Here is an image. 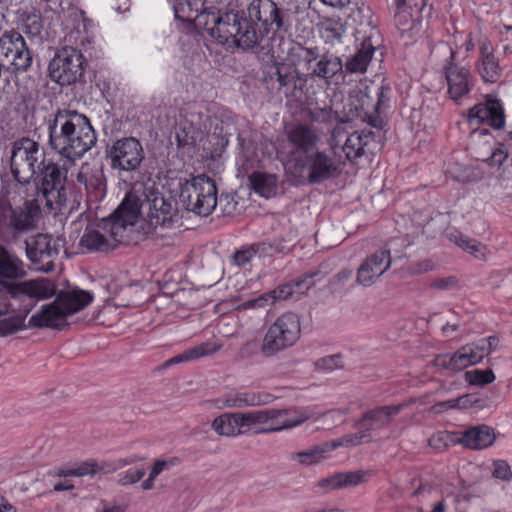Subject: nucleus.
<instances>
[{"mask_svg":"<svg viewBox=\"0 0 512 512\" xmlns=\"http://www.w3.org/2000/svg\"><path fill=\"white\" fill-rule=\"evenodd\" d=\"M48 131L50 149L74 165L97 142L90 120L76 110L58 109L48 122Z\"/></svg>","mask_w":512,"mask_h":512,"instance_id":"f257e3e1","label":"nucleus"},{"mask_svg":"<svg viewBox=\"0 0 512 512\" xmlns=\"http://www.w3.org/2000/svg\"><path fill=\"white\" fill-rule=\"evenodd\" d=\"M191 12L190 17H177L182 20L195 19L196 25L203 28L219 44L226 45L228 48H238L243 51L256 48L262 37L257 33L252 22L253 20L244 16L242 11H202ZM262 28L263 26L260 25Z\"/></svg>","mask_w":512,"mask_h":512,"instance_id":"f03ea898","label":"nucleus"},{"mask_svg":"<svg viewBox=\"0 0 512 512\" xmlns=\"http://www.w3.org/2000/svg\"><path fill=\"white\" fill-rule=\"evenodd\" d=\"M118 213L124 216L131 229L140 215H146L151 227H169L175 216V211L170 202L155 187L154 183L136 182L126 195Z\"/></svg>","mask_w":512,"mask_h":512,"instance_id":"7ed1b4c3","label":"nucleus"},{"mask_svg":"<svg viewBox=\"0 0 512 512\" xmlns=\"http://www.w3.org/2000/svg\"><path fill=\"white\" fill-rule=\"evenodd\" d=\"M247 10L264 32L273 35L291 34L308 15L304 0H252Z\"/></svg>","mask_w":512,"mask_h":512,"instance_id":"20e7f679","label":"nucleus"},{"mask_svg":"<svg viewBox=\"0 0 512 512\" xmlns=\"http://www.w3.org/2000/svg\"><path fill=\"white\" fill-rule=\"evenodd\" d=\"M25 276L24 262L16 254L0 246V284L8 288L12 297L26 295L38 299H47L55 295V286L47 279L10 283Z\"/></svg>","mask_w":512,"mask_h":512,"instance_id":"39448f33","label":"nucleus"},{"mask_svg":"<svg viewBox=\"0 0 512 512\" xmlns=\"http://www.w3.org/2000/svg\"><path fill=\"white\" fill-rule=\"evenodd\" d=\"M72 163L63 160L54 162L46 160L38 170L37 182L34 185L36 201L43 203L49 212L60 211L66 206L68 192L66 188L69 169Z\"/></svg>","mask_w":512,"mask_h":512,"instance_id":"423d86ee","label":"nucleus"},{"mask_svg":"<svg viewBox=\"0 0 512 512\" xmlns=\"http://www.w3.org/2000/svg\"><path fill=\"white\" fill-rule=\"evenodd\" d=\"M390 95L391 88L383 83L357 88L349 94L348 114L371 127L382 128L384 120L381 112L388 107Z\"/></svg>","mask_w":512,"mask_h":512,"instance_id":"0eeeda50","label":"nucleus"},{"mask_svg":"<svg viewBox=\"0 0 512 512\" xmlns=\"http://www.w3.org/2000/svg\"><path fill=\"white\" fill-rule=\"evenodd\" d=\"M92 300L93 295L86 290L72 288L61 291L52 303L42 306L30 317L29 326L58 328L67 316L84 309Z\"/></svg>","mask_w":512,"mask_h":512,"instance_id":"6e6552de","label":"nucleus"},{"mask_svg":"<svg viewBox=\"0 0 512 512\" xmlns=\"http://www.w3.org/2000/svg\"><path fill=\"white\" fill-rule=\"evenodd\" d=\"M46 161L45 150L41 145L30 138L16 140L11 149L10 168L17 181L13 187L15 192L21 193L30 184V180Z\"/></svg>","mask_w":512,"mask_h":512,"instance_id":"1a4fd4ad","label":"nucleus"},{"mask_svg":"<svg viewBox=\"0 0 512 512\" xmlns=\"http://www.w3.org/2000/svg\"><path fill=\"white\" fill-rule=\"evenodd\" d=\"M455 54L456 51L446 42H438L431 49V57L442 63L449 98L461 104L469 98L474 78L468 68L454 63Z\"/></svg>","mask_w":512,"mask_h":512,"instance_id":"9d476101","label":"nucleus"},{"mask_svg":"<svg viewBox=\"0 0 512 512\" xmlns=\"http://www.w3.org/2000/svg\"><path fill=\"white\" fill-rule=\"evenodd\" d=\"M9 190L2 189L0 195V231L7 232V239H16L20 234L36 227L43 203L36 198L27 199L24 207L14 211L9 198Z\"/></svg>","mask_w":512,"mask_h":512,"instance_id":"9b49d317","label":"nucleus"},{"mask_svg":"<svg viewBox=\"0 0 512 512\" xmlns=\"http://www.w3.org/2000/svg\"><path fill=\"white\" fill-rule=\"evenodd\" d=\"M403 408V404L382 405L364 412L356 423L359 431L343 436L346 447H354L362 443L371 442L374 435H379L382 431L389 428L394 418Z\"/></svg>","mask_w":512,"mask_h":512,"instance_id":"f8f14e48","label":"nucleus"},{"mask_svg":"<svg viewBox=\"0 0 512 512\" xmlns=\"http://www.w3.org/2000/svg\"><path fill=\"white\" fill-rule=\"evenodd\" d=\"M301 322L296 313L285 312L278 316L267 328L262 344L261 353L265 357L276 354L294 346L300 339Z\"/></svg>","mask_w":512,"mask_h":512,"instance_id":"ddd939ff","label":"nucleus"},{"mask_svg":"<svg viewBox=\"0 0 512 512\" xmlns=\"http://www.w3.org/2000/svg\"><path fill=\"white\" fill-rule=\"evenodd\" d=\"M103 225L105 233L86 228L80 238V246L88 252H108L122 243L130 230L127 222H124V216L118 213V209L110 218L104 220Z\"/></svg>","mask_w":512,"mask_h":512,"instance_id":"4468645a","label":"nucleus"},{"mask_svg":"<svg viewBox=\"0 0 512 512\" xmlns=\"http://www.w3.org/2000/svg\"><path fill=\"white\" fill-rule=\"evenodd\" d=\"M341 157L326 151H312L303 157H295L294 169L296 172L306 173L309 184H321L338 177L343 170Z\"/></svg>","mask_w":512,"mask_h":512,"instance_id":"2eb2a0df","label":"nucleus"},{"mask_svg":"<svg viewBox=\"0 0 512 512\" xmlns=\"http://www.w3.org/2000/svg\"><path fill=\"white\" fill-rule=\"evenodd\" d=\"M179 199L187 211L208 216L217 205L215 183L206 175L194 177L182 187Z\"/></svg>","mask_w":512,"mask_h":512,"instance_id":"dca6fc26","label":"nucleus"},{"mask_svg":"<svg viewBox=\"0 0 512 512\" xmlns=\"http://www.w3.org/2000/svg\"><path fill=\"white\" fill-rule=\"evenodd\" d=\"M0 59L6 72L17 75L29 70L33 57L23 36L15 31H5L0 36Z\"/></svg>","mask_w":512,"mask_h":512,"instance_id":"f3484780","label":"nucleus"},{"mask_svg":"<svg viewBox=\"0 0 512 512\" xmlns=\"http://www.w3.org/2000/svg\"><path fill=\"white\" fill-rule=\"evenodd\" d=\"M85 58L76 48L65 46L59 49L49 63L50 78L61 86L71 85L84 74Z\"/></svg>","mask_w":512,"mask_h":512,"instance_id":"a211bd4d","label":"nucleus"},{"mask_svg":"<svg viewBox=\"0 0 512 512\" xmlns=\"http://www.w3.org/2000/svg\"><path fill=\"white\" fill-rule=\"evenodd\" d=\"M107 158L113 170L120 172L137 171L145 159L141 142L135 137H122L107 149Z\"/></svg>","mask_w":512,"mask_h":512,"instance_id":"6ab92c4d","label":"nucleus"},{"mask_svg":"<svg viewBox=\"0 0 512 512\" xmlns=\"http://www.w3.org/2000/svg\"><path fill=\"white\" fill-rule=\"evenodd\" d=\"M465 122L470 127L486 124L493 129L500 130L505 126V112L499 99L487 96L485 101L468 109L464 114Z\"/></svg>","mask_w":512,"mask_h":512,"instance_id":"aec40b11","label":"nucleus"},{"mask_svg":"<svg viewBox=\"0 0 512 512\" xmlns=\"http://www.w3.org/2000/svg\"><path fill=\"white\" fill-rule=\"evenodd\" d=\"M51 236L38 234L30 241H26V255L36 268L43 272H50L54 269L52 258L58 255Z\"/></svg>","mask_w":512,"mask_h":512,"instance_id":"412c9836","label":"nucleus"},{"mask_svg":"<svg viewBox=\"0 0 512 512\" xmlns=\"http://www.w3.org/2000/svg\"><path fill=\"white\" fill-rule=\"evenodd\" d=\"M482 359L483 357L475 343H472L461 347L453 354L437 355L431 364L439 371H462L469 366L480 363Z\"/></svg>","mask_w":512,"mask_h":512,"instance_id":"4be33fe9","label":"nucleus"},{"mask_svg":"<svg viewBox=\"0 0 512 512\" xmlns=\"http://www.w3.org/2000/svg\"><path fill=\"white\" fill-rule=\"evenodd\" d=\"M391 266L390 249H380L368 256L357 270L356 282L372 286Z\"/></svg>","mask_w":512,"mask_h":512,"instance_id":"5701e85b","label":"nucleus"},{"mask_svg":"<svg viewBox=\"0 0 512 512\" xmlns=\"http://www.w3.org/2000/svg\"><path fill=\"white\" fill-rule=\"evenodd\" d=\"M275 71L270 75V80L275 81L277 90L286 97H297L303 91L307 82L306 75L297 68L287 65L285 62H276Z\"/></svg>","mask_w":512,"mask_h":512,"instance_id":"b1692460","label":"nucleus"},{"mask_svg":"<svg viewBox=\"0 0 512 512\" xmlns=\"http://www.w3.org/2000/svg\"><path fill=\"white\" fill-rule=\"evenodd\" d=\"M269 412H275L273 418L270 419L271 425L257 430V434L290 429L299 426L313 416L309 408L269 409Z\"/></svg>","mask_w":512,"mask_h":512,"instance_id":"393cba45","label":"nucleus"},{"mask_svg":"<svg viewBox=\"0 0 512 512\" xmlns=\"http://www.w3.org/2000/svg\"><path fill=\"white\" fill-rule=\"evenodd\" d=\"M287 140L293 147V160L295 157H301L299 153L305 156L310 154L320 141L318 132L308 124H296L286 132Z\"/></svg>","mask_w":512,"mask_h":512,"instance_id":"a878e982","label":"nucleus"},{"mask_svg":"<svg viewBox=\"0 0 512 512\" xmlns=\"http://www.w3.org/2000/svg\"><path fill=\"white\" fill-rule=\"evenodd\" d=\"M76 179L78 183L84 185L91 201L97 202L105 196L106 179L102 167H95L84 163L81 165Z\"/></svg>","mask_w":512,"mask_h":512,"instance_id":"bb28decb","label":"nucleus"},{"mask_svg":"<svg viewBox=\"0 0 512 512\" xmlns=\"http://www.w3.org/2000/svg\"><path fill=\"white\" fill-rule=\"evenodd\" d=\"M478 72L485 82L495 83L501 77L502 69L487 38L479 41Z\"/></svg>","mask_w":512,"mask_h":512,"instance_id":"cd10ccee","label":"nucleus"},{"mask_svg":"<svg viewBox=\"0 0 512 512\" xmlns=\"http://www.w3.org/2000/svg\"><path fill=\"white\" fill-rule=\"evenodd\" d=\"M495 441V434L491 427L487 425H478L460 433V437L455 439L456 443L464 447L481 450L491 446Z\"/></svg>","mask_w":512,"mask_h":512,"instance_id":"c85d7f7f","label":"nucleus"},{"mask_svg":"<svg viewBox=\"0 0 512 512\" xmlns=\"http://www.w3.org/2000/svg\"><path fill=\"white\" fill-rule=\"evenodd\" d=\"M375 45L369 37L362 40L360 47L356 52L349 56L345 63H343V71L347 74H363L372 60L375 52Z\"/></svg>","mask_w":512,"mask_h":512,"instance_id":"c756f323","label":"nucleus"},{"mask_svg":"<svg viewBox=\"0 0 512 512\" xmlns=\"http://www.w3.org/2000/svg\"><path fill=\"white\" fill-rule=\"evenodd\" d=\"M341 446L346 447L343 437L324 442L304 451L292 452L289 454L288 458L291 461H297L301 465L310 466L319 463L322 459L325 458L326 453L331 452Z\"/></svg>","mask_w":512,"mask_h":512,"instance_id":"7c9ffc66","label":"nucleus"},{"mask_svg":"<svg viewBox=\"0 0 512 512\" xmlns=\"http://www.w3.org/2000/svg\"><path fill=\"white\" fill-rule=\"evenodd\" d=\"M343 72V62L340 57L326 52L319 55L310 72L312 76L330 81L334 76Z\"/></svg>","mask_w":512,"mask_h":512,"instance_id":"2f4dec72","label":"nucleus"},{"mask_svg":"<svg viewBox=\"0 0 512 512\" xmlns=\"http://www.w3.org/2000/svg\"><path fill=\"white\" fill-rule=\"evenodd\" d=\"M220 408H243L265 404L262 396L255 392L232 391L223 395L219 400Z\"/></svg>","mask_w":512,"mask_h":512,"instance_id":"473e14b6","label":"nucleus"},{"mask_svg":"<svg viewBox=\"0 0 512 512\" xmlns=\"http://www.w3.org/2000/svg\"><path fill=\"white\" fill-rule=\"evenodd\" d=\"M349 18L357 25L355 33L357 36L362 35V40L369 37L370 40L378 33V30L372 23V11L368 6H358L351 12Z\"/></svg>","mask_w":512,"mask_h":512,"instance_id":"72a5a7b5","label":"nucleus"},{"mask_svg":"<svg viewBox=\"0 0 512 512\" xmlns=\"http://www.w3.org/2000/svg\"><path fill=\"white\" fill-rule=\"evenodd\" d=\"M372 135V132L366 133L365 131H355L348 135L344 144L341 146L346 158L349 161H355L363 156Z\"/></svg>","mask_w":512,"mask_h":512,"instance_id":"f704fd0d","label":"nucleus"},{"mask_svg":"<svg viewBox=\"0 0 512 512\" xmlns=\"http://www.w3.org/2000/svg\"><path fill=\"white\" fill-rule=\"evenodd\" d=\"M220 348H221V345L217 344V343H213V342L201 343L197 346H194V347L184 351L181 354H178V355L170 358L169 360H167L165 362L164 366L168 367V366L179 364L182 362L195 360V359H198L203 356H208V355L214 354Z\"/></svg>","mask_w":512,"mask_h":512,"instance_id":"c9c22d12","label":"nucleus"},{"mask_svg":"<svg viewBox=\"0 0 512 512\" xmlns=\"http://www.w3.org/2000/svg\"><path fill=\"white\" fill-rule=\"evenodd\" d=\"M252 189L265 198H270L277 193V179L274 175L263 172H254L249 176Z\"/></svg>","mask_w":512,"mask_h":512,"instance_id":"e433bc0d","label":"nucleus"},{"mask_svg":"<svg viewBox=\"0 0 512 512\" xmlns=\"http://www.w3.org/2000/svg\"><path fill=\"white\" fill-rule=\"evenodd\" d=\"M397 10L394 14V21L401 33L411 31L415 27V20L409 9L414 7L413 0H394Z\"/></svg>","mask_w":512,"mask_h":512,"instance_id":"4c0bfd02","label":"nucleus"},{"mask_svg":"<svg viewBox=\"0 0 512 512\" xmlns=\"http://www.w3.org/2000/svg\"><path fill=\"white\" fill-rule=\"evenodd\" d=\"M346 32V22L341 18H329L321 24V38L325 43L334 45L342 40Z\"/></svg>","mask_w":512,"mask_h":512,"instance_id":"58836bf2","label":"nucleus"},{"mask_svg":"<svg viewBox=\"0 0 512 512\" xmlns=\"http://www.w3.org/2000/svg\"><path fill=\"white\" fill-rule=\"evenodd\" d=\"M304 113L312 123L331 124L338 118L337 112L330 105L307 107Z\"/></svg>","mask_w":512,"mask_h":512,"instance_id":"ea45409f","label":"nucleus"},{"mask_svg":"<svg viewBox=\"0 0 512 512\" xmlns=\"http://www.w3.org/2000/svg\"><path fill=\"white\" fill-rule=\"evenodd\" d=\"M491 284L504 298L512 297V272L497 271L491 276Z\"/></svg>","mask_w":512,"mask_h":512,"instance_id":"a19ab883","label":"nucleus"},{"mask_svg":"<svg viewBox=\"0 0 512 512\" xmlns=\"http://www.w3.org/2000/svg\"><path fill=\"white\" fill-rule=\"evenodd\" d=\"M175 140L179 148H190L195 143V129L192 123H180L175 128Z\"/></svg>","mask_w":512,"mask_h":512,"instance_id":"79ce46f5","label":"nucleus"},{"mask_svg":"<svg viewBox=\"0 0 512 512\" xmlns=\"http://www.w3.org/2000/svg\"><path fill=\"white\" fill-rule=\"evenodd\" d=\"M322 279V273L320 270L316 269L313 271L306 272L299 277L291 280L296 293L303 294L312 288L317 281Z\"/></svg>","mask_w":512,"mask_h":512,"instance_id":"37998d69","label":"nucleus"},{"mask_svg":"<svg viewBox=\"0 0 512 512\" xmlns=\"http://www.w3.org/2000/svg\"><path fill=\"white\" fill-rule=\"evenodd\" d=\"M213 430L224 437H234L242 434V430H235L232 424L230 413H224L216 417L212 422Z\"/></svg>","mask_w":512,"mask_h":512,"instance_id":"c03bdc74","label":"nucleus"},{"mask_svg":"<svg viewBox=\"0 0 512 512\" xmlns=\"http://www.w3.org/2000/svg\"><path fill=\"white\" fill-rule=\"evenodd\" d=\"M464 377L466 382L474 386H485L492 383L495 380V374L491 369L470 370L465 372Z\"/></svg>","mask_w":512,"mask_h":512,"instance_id":"a18cd8bd","label":"nucleus"},{"mask_svg":"<svg viewBox=\"0 0 512 512\" xmlns=\"http://www.w3.org/2000/svg\"><path fill=\"white\" fill-rule=\"evenodd\" d=\"M175 17H190L191 12H198L204 5V0H171Z\"/></svg>","mask_w":512,"mask_h":512,"instance_id":"49530a36","label":"nucleus"},{"mask_svg":"<svg viewBox=\"0 0 512 512\" xmlns=\"http://www.w3.org/2000/svg\"><path fill=\"white\" fill-rule=\"evenodd\" d=\"M26 315H16L0 320V335L6 336L13 334L24 328Z\"/></svg>","mask_w":512,"mask_h":512,"instance_id":"de8ad7c7","label":"nucleus"},{"mask_svg":"<svg viewBox=\"0 0 512 512\" xmlns=\"http://www.w3.org/2000/svg\"><path fill=\"white\" fill-rule=\"evenodd\" d=\"M94 465L90 463H82L75 468H59L53 475L57 477H81L95 473Z\"/></svg>","mask_w":512,"mask_h":512,"instance_id":"09e8293b","label":"nucleus"},{"mask_svg":"<svg viewBox=\"0 0 512 512\" xmlns=\"http://www.w3.org/2000/svg\"><path fill=\"white\" fill-rule=\"evenodd\" d=\"M340 488L355 487L365 481L366 472L364 471H350L338 473Z\"/></svg>","mask_w":512,"mask_h":512,"instance_id":"8fccbe9b","label":"nucleus"},{"mask_svg":"<svg viewBox=\"0 0 512 512\" xmlns=\"http://www.w3.org/2000/svg\"><path fill=\"white\" fill-rule=\"evenodd\" d=\"M307 47H304L300 43L292 42L287 49L286 63L289 66L297 68L298 65L302 64L304 54Z\"/></svg>","mask_w":512,"mask_h":512,"instance_id":"3c124183","label":"nucleus"},{"mask_svg":"<svg viewBox=\"0 0 512 512\" xmlns=\"http://www.w3.org/2000/svg\"><path fill=\"white\" fill-rule=\"evenodd\" d=\"M258 255L255 244L242 246L232 255L233 262L241 267L248 264L254 256Z\"/></svg>","mask_w":512,"mask_h":512,"instance_id":"603ef678","label":"nucleus"},{"mask_svg":"<svg viewBox=\"0 0 512 512\" xmlns=\"http://www.w3.org/2000/svg\"><path fill=\"white\" fill-rule=\"evenodd\" d=\"M247 414V420H248V426L253 425H264L270 423V419L273 418V414L275 415V412H269V409L265 410H254L246 412Z\"/></svg>","mask_w":512,"mask_h":512,"instance_id":"864d4df0","label":"nucleus"},{"mask_svg":"<svg viewBox=\"0 0 512 512\" xmlns=\"http://www.w3.org/2000/svg\"><path fill=\"white\" fill-rule=\"evenodd\" d=\"M318 370L333 371L342 367L341 356L339 354L328 355L318 359L315 362Z\"/></svg>","mask_w":512,"mask_h":512,"instance_id":"5fc2aeb1","label":"nucleus"},{"mask_svg":"<svg viewBox=\"0 0 512 512\" xmlns=\"http://www.w3.org/2000/svg\"><path fill=\"white\" fill-rule=\"evenodd\" d=\"M492 475L494 478L503 481H510L512 479L511 468L505 460H496L493 462Z\"/></svg>","mask_w":512,"mask_h":512,"instance_id":"6e6d98bb","label":"nucleus"},{"mask_svg":"<svg viewBox=\"0 0 512 512\" xmlns=\"http://www.w3.org/2000/svg\"><path fill=\"white\" fill-rule=\"evenodd\" d=\"M146 471L145 469H130L123 474H119L118 483L122 486H127L131 484L137 483L140 479L143 478Z\"/></svg>","mask_w":512,"mask_h":512,"instance_id":"4d7b16f0","label":"nucleus"},{"mask_svg":"<svg viewBox=\"0 0 512 512\" xmlns=\"http://www.w3.org/2000/svg\"><path fill=\"white\" fill-rule=\"evenodd\" d=\"M461 248L475 257L481 258L485 256V246L475 239L467 237L464 242L462 241Z\"/></svg>","mask_w":512,"mask_h":512,"instance_id":"13d9d810","label":"nucleus"},{"mask_svg":"<svg viewBox=\"0 0 512 512\" xmlns=\"http://www.w3.org/2000/svg\"><path fill=\"white\" fill-rule=\"evenodd\" d=\"M499 340L495 336H490L487 338L480 339L477 343H475L478 348L480 354L484 358L486 355H489L492 351H494L498 346Z\"/></svg>","mask_w":512,"mask_h":512,"instance_id":"bf43d9fd","label":"nucleus"},{"mask_svg":"<svg viewBox=\"0 0 512 512\" xmlns=\"http://www.w3.org/2000/svg\"><path fill=\"white\" fill-rule=\"evenodd\" d=\"M259 350V344L256 339L246 341L239 349L238 356L241 359H250L254 357Z\"/></svg>","mask_w":512,"mask_h":512,"instance_id":"052dcab7","label":"nucleus"},{"mask_svg":"<svg viewBox=\"0 0 512 512\" xmlns=\"http://www.w3.org/2000/svg\"><path fill=\"white\" fill-rule=\"evenodd\" d=\"M353 277V270L342 269L332 279L331 285L334 290H341L345 287L346 283Z\"/></svg>","mask_w":512,"mask_h":512,"instance_id":"680f3d73","label":"nucleus"},{"mask_svg":"<svg viewBox=\"0 0 512 512\" xmlns=\"http://www.w3.org/2000/svg\"><path fill=\"white\" fill-rule=\"evenodd\" d=\"M271 292L275 296L276 302L277 300H286L292 297L296 293V290L294 289L292 282L289 281L277 286L275 289L271 290Z\"/></svg>","mask_w":512,"mask_h":512,"instance_id":"e2e57ef3","label":"nucleus"},{"mask_svg":"<svg viewBox=\"0 0 512 512\" xmlns=\"http://www.w3.org/2000/svg\"><path fill=\"white\" fill-rule=\"evenodd\" d=\"M24 27L27 33L33 35L39 34L42 29V21L40 15L36 13L28 15L24 20Z\"/></svg>","mask_w":512,"mask_h":512,"instance_id":"0e129e2a","label":"nucleus"},{"mask_svg":"<svg viewBox=\"0 0 512 512\" xmlns=\"http://www.w3.org/2000/svg\"><path fill=\"white\" fill-rule=\"evenodd\" d=\"M430 286L438 290H451L458 287V279L455 276L435 279Z\"/></svg>","mask_w":512,"mask_h":512,"instance_id":"69168bd1","label":"nucleus"},{"mask_svg":"<svg viewBox=\"0 0 512 512\" xmlns=\"http://www.w3.org/2000/svg\"><path fill=\"white\" fill-rule=\"evenodd\" d=\"M448 442H455V439H452L451 434L448 432H438L429 440L430 445L436 448L446 447Z\"/></svg>","mask_w":512,"mask_h":512,"instance_id":"338daca9","label":"nucleus"},{"mask_svg":"<svg viewBox=\"0 0 512 512\" xmlns=\"http://www.w3.org/2000/svg\"><path fill=\"white\" fill-rule=\"evenodd\" d=\"M318 486L326 492L341 489L338 473H335L327 478L319 480Z\"/></svg>","mask_w":512,"mask_h":512,"instance_id":"774afa93","label":"nucleus"}]
</instances>
